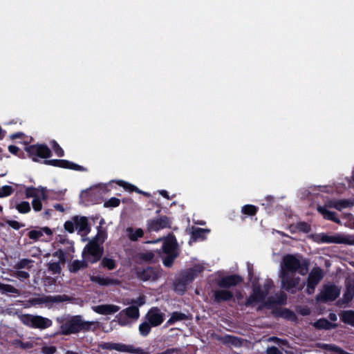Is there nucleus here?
I'll list each match as a JSON object with an SVG mask.
<instances>
[{"mask_svg":"<svg viewBox=\"0 0 354 354\" xmlns=\"http://www.w3.org/2000/svg\"><path fill=\"white\" fill-rule=\"evenodd\" d=\"M272 286V281L268 280L263 288H254L252 295L247 301V305H252L254 303H261L264 301L268 289Z\"/></svg>","mask_w":354,"mask_h":354,"instance_id":"obj_9","label":"nucleus"},{"mask_svg":"<svg viewBox=\"0 0 354 354\" xmlns=\"http://www.w3.org/2000/svg\"><path fill=\"white\" fill-rule=\"evenodd\" d=\"M242 279L236 275L228 276L223 278L218 282V284L220 287H230L232 286H235L240 282H241Z\"/></svg>","mask_w":354,"mask_h":354,"instance_id":"obj_20","label":"nucleus"},{"mask_svg":"<svg viewBox=\"0 0 354 354\" xmlns=\"http://www.w3.org/2000/svg\"><path fill=\"white\" fill-rule=\"evenodd\" d=\"M41 351L43 354H55L57 351V348L51 345H44L41 347Z\"/></svg>","mask_w":354,"mask_h":354,"instance_id":"obj_44","label":"nucleus"},{"mask_svg":"<svg viewBox=\"0 0 354 354\" xmlns=\"http://www.w3.org/2000/svg\"><path fill=\"white\" fill-rule=\"evenodd\" d=\"M26 198H32V205L35 212L42 209L41 200H46L48 197L47 190L44 187H28L26 189Z\"/></svg>","mask_w":354,"mask_h":354,"instance_id":"obj_5","label":"nucleus"},{"mask_svg":"<svg viewBox=\"0 0 354 354\" xmlns=\"http://www.w3.org/2000/svg\"><path fill=\"white\" fill-rule=\"evenodd\" d=\"M48 269L53 272H59L61 268L59 263L53 262L49 263Z\"/></svg>","mask_w":354,"mask_h":354,"instance_id":"obj_51","label":"nucleus"},{"mask_svg":"<svg viewBox=\"0 0 354 354\" xmlns=\"http://www.w3.org/2000/svg\"><path fill=\"white\" fill-rule=\"evenodd\" d=\"M228 339H229V342L234 344V345H237L239 344V341L233 337H227Z\"/></svg>","mask_w":354,"mask_h":354,"instance_id":"obj_62","label":"nucleus"},{"mask_svg":"<svg viewBox=\"0 0 354 354\" xmlns=\"http://www.w3.org/2000/svg\"><path fill=\"white\" fill-rule=\"evenodd\" d=\"M91 324V322L83 321L80 316L70 317L63 320L60 326V333L63 335L77 333L88 330Z\"/></svg>","mask_w":354,"mask_h":354,"instance_id":"obj_2","label":"nucleus"},{"mask_svg":"<svg viewBox=\"0 0 354 354\" xmlns=\"http://www.w3.org/2000/svg\"><path fill=\"white\" fill-rule=\"evenodd\" d=\"M203 266H202L201 265H196L193 268L190 269L185 276V281H192L199 273H201L203 271Z\"/></svg>","mask_w":354,"mask_h":354,"instance_id":"obj_26","label":"nucleus"},{"mask_svg":"<svg viewBox=\"0 0 354 354\" xmlns=\"http://www.w3.org/2000/svg\"><path fill=\"white\" fill-rule=\"evenodd\" d=\"M90 280L100 286H111L118 283V281L115 279L94 274L90 276Z\"/></svg>","mask_w":354,"mask_h":354,"instance_id":"obj_18","label":"nucleus"},{"mask_svg":"<svg viewBox=\"0 0 354 354\" xmlns=\"http://www.w3.org/2000/svg\"><path fill=\"white\" fill-rule=\"evenodd\" d=\"M75 223V230L79 232H86L88 231V221L85 216H74L73 218Z\"/></svg>","mask_w":354,"mask_h":354,"instance_id":"obj_22","label":"nucleus"},{"mask_svg":"<svg viewBox=\"0 0 354 354\" xmlns=\"http://www.w3.org/2000/svg\"><path fill=\"white\" fill-rule=\"evenodd\" d=\"M17 344L18 346H19L20 348H32L35 344H37V343L35 342V339H30L29 341H27V342H19L17 343H16Z\"/></svg>","mask_w":354,"mask_h":354,"instance_id":"obj_42","label":"nucleus"},{"mask_svg":"<svg viewBox=\"0 0 354 354\" xmlns=\"http://www.w3.org/2000/svg\"><path fill=\"white\" fill-rule=\"evenodd\" d=\"M314 240L318 243H335L354 245V236L342 233L328 234L321 233L314 236Z\"/></svg>","mask_w":354,"mask_h":354,"instance_id":"obj_3","label":"nucleus"},{"mask_svg":"<svg viewBox=\"0 0 354 354\" xmlns=\"http://www.w3.org/2000/svg\"><path fill=\"white\" fill-rule=\"evenodd\" d=\"M127 235L131 241H136L138 238L143 236V230L140 228L133 229L132 227H128L126 230Z\"/></svg>","mask_w":354,"mask_h":354,"instance_id":"obj_27","label":"nucleus"},{"mask_svg":"<svg viewBox=\"0 0 354 354\" xmlns=\"http://www.w3.org/2000/svg\"><path fill=\"white\" fill-rule=\"evenodd\" d=\"M124 313L120 312L117 315L118 323L120 326H127L130 324V322L125 317Z\"/></svg>","mask_w":354,"mask_h":354,"instance_id":"obj_48","label":"nucleus"},{"mask_svg":"<svg viewBox=\"0 0 354 354\" xmlns=\"http://www.w3.org/2000/svg\"><path fill=\"white\" fill-rule=\"evenodd\" d=\"M50 145L57 156L62 157L64 155L63 149L55 140L50 142Z\"/></svg>","mask_w":354,"mask_h":354,"instance_id":"obj_39","label":"nucleus"},{"mask_svg":"<svg viewBox=\"0 0 354 354\" xmlns=\"http://www.w3.org/2000/svg\"><path fill=\"white\" fill-rule=\"evenodd\" d=\"M124 353H131L135 354H148V353L144 349L139 347H135L134 346L130 344H125Z\"/></svg>","mask_w":354,"mask_h":354,"instance_id":"obj_34","label":"nucleus"},{"mask_svg":"<svg viewBox=\"0 0 354 354\" xmlns=\"http://www.w3.org/2000/svg\"><path fill=\"white\" fill-rule=\"evenodd\" d=\"M162 250V253L161 257L162 258L163 264L167 267H170L178 254L175 237L169 236L165 239Z\"/></svg>","mask_w":354,"mask_h":354,"instance_id":"obj_4","label":"nucleus"},{"mask_svg":"<svg viewBox=\"0 0 354 354\" xmlns=\"http://www.w3.org/2000/svg\"><path fill=\"white\" fill-rule=\"evenodd\" d=\"M8 224L15 230H18L21 227V225L16 221H9Z\"/></svg>","mask_w":354,"mask_h":354,"instance_id":"obj_55","label":"nucleus"},{"mask_svg":"<svg viewBox=\"0 0 354 354\" xmlns=\"http://www.w3.org/2000/svg\"><path fill=\"white\" fill-rule=\"evenodd\" d=\"M121 312L124 313L125 316L134 319H137L140 315L138 308L134 306L127 308Z\"/></svg>","mask_w":354,"mask_h":354,"instance_id":"obj_28","label":"nucleus"},{"mask_svg":"<svg viewBox=\"0 0 354 354\" xmlns=\"http://www.w3.org/2000/svg\"><path fill=\"white\" fill-rule=\"evenodd\" d=\"M330 207H334L339 211L344 209L352 207L354 205V201L351 200H339V201H328V205Z\"/></svg>","mask_w":354,"mask_h":354,"instance_id":"obj_17","label":"nucleus"},{"mask_svg":"<svg viewBox=\"0 0 354 354\" xmlns=\"http://www.w3.org/2000/svg\"><path fill=\"white\" fill-rule=\"evenodd\" d=\"M339 295V290L335 286H326L319 296L317 300L333 301Z\"/></svg>","mask_w":354,"mask_h":354,"instance_id":"obj_11","label":"nucleus"},{"mask_svg":"<svg viewBox=\"0 0 354 354\" xmlns=\"http://www.w3.org/2000/svg\"><path fill=\"white\" fill-rule=\"evenodd\" d=\"M26 151L34 161H37L38 158H47L50 156L51 153L49 148L42 145L27 147H26Z\"/></svg>","mask_w":354,"mask_h":354,"instance_id":"obj_8","label":"nucleus"},{"mask_svg":"<svg viewBox=\"0 0 354 354\" xmlns=\"http://www.w3.org/2000/svg\"><path fill=\"white\" fill-rule=\"evenodd\" d=\"M29 276L28 273L24 271H18L17 272V277L20 279H26Z\"/></svg>","mask_w":354,"mask_h":354,"instance_id":"obj_56","label":"nucleus"},{"mask_svg":"<svg viewBox=\"0 0 354 354\" xmlns=\"http://www.w3.org/2000/svg\"><path fill=\"white\" fill-rule=\"evenodd\" d=\"M242 212L247 215H254L257 212V207L252 205H246L242 207Z\"/></svg>","mask_w":354,"mask_h":354,"instance_id":"obj_40","label":"nucleus"},{"mask_svg":"<svg viewBox=\"0 0 354 354\" xmlns=\"http://www.w3.org/2000/svg\"><path fill=\"white\" fill-rule=\"evenodd\" d=\"M282 316L290 318V317H293L294 315L291 312H289L288 310H285L283 313Z\"/></svg>","mask_w":354,"mask_h":354,"instance_id":"obj_64","label":"nucleus"},{"mask_svg":"<svg viewBox=\"0 0 354 354\" xmlns=\"http://www.w3.org/2000/svg\"><path fill=\"white\" fill-rule=\"evenodd\" d=\"M117 183H118V185H120L121 187H123L124 189L127 190V191H129V192L135 191V192H138V193H142V194H143L144 195H146V196L148 195L147 193L141 192L140 190H139L134 185H133L131 184H129V183H127L125 181L118 180V181H117Z\"/></svg>","mask_w":354,"mask_h":354,"instance_id":"obj_33","label":"nucleus"},{"mask_svg":"<svg viewBox=\"0 0 354 354\" xmlns=\"http://www.w3.org/2000/svg\"><path fill=\"white\" fill-rule=\"evenodd\" d=\"M142 257L144 259L147 261H153L154 254L151 252H147L146 253L143 254Z\"/></svg>","mask_w":354,"mask_h":354,"instance_id":"obj_54","label":"nucleus"},{"mask_svg":"<svg viewBox=\"0 0 354 354\" xmlns=\"http://www.w3.org/2000/svg\"><path fill=\"white\" fill-rule=\"evenodd\" d=\"M320 347L334 354H348L346 351H343L341 348L335 344H322Z\"/></svg>","mask_w":354,"mask_h":354,"instance_id":"obj_31","label":"nucleus"},{"mask_svg":"<svg viewBox=\"0 0 354 354\" xmlns=\"http://www.w3.org/2000/svg\"><path fill=\"white\" fill-rule=\"evenodd\" d=\"M327 205L328 202L326 203L325 206H318L317 208V211L324 216V218L340 224L341 222L339 219L336 217L335 212L328 209V207H329Z\"/></svg>","mask_w":354,"mask_h":354,"instance_id":"obj_19","label":"nucleus"},{"mask_svg":"<svg viewBox=\"0 0 354 354\" xmlns=\"http://www.w3.org/2000/svg\"><path fill=\"white\" fill-rule=\"evenodd\" d=\"M54 208L60 212H64L65 210L64 207L61 204H55Z\"/></svg>","mask_w":354,"mask_h":354,"instance_id":"obj_61","label":"nucleus"},{"mask_svg":"<svg viewBox=\"0 0 354 354\" xmlns=\"http://www.w3.org/2000/svg\"><path fill=\"white\" fill-rule=\"evenodd\" d=\"M301 228L306 232H308L310 230V225L306 223H301Z\"/></svg>","mask_w":354,"mask_h":354,"instance_id":"obj_59","label":"nucleus"},{"mask_svg":"<svg viewBox=\"0 0 354 354\" xmlns=\"http://www.w3.org/2000/svg\"><path fill=\"white\" fill-rule=\"evenodd\" d=\"M16 209L21 214H26L30 211V205L28 202L22 201L17 205Z\"/></svg>","mask_w":354,"mask_h":354,"instance_id":"obj_35","label":"nucleus"},{"mask_svg":"<svg viewBox=\"0 0 354 354\" xmlns=\"http://www.w3.org/2000/svg\"><path fill=\"white\" fill-rule=\"evenodd\" d=\"M64 226V229L70 233H73L75 230V223L73 218L71 221L65 222Z\"/></svg>","mask_w":354,"mask_h":354,"instance_id":"obj_49","label":"nucleus"},{"mask_svg":"<svg viewBox=\"0 0 354 354\" xmlns=\"http://www.w3.org/2000/svg\"><path fill=\"white\" fill-rule=\"evenodd\" d=\"M159 271L152 268H147L138 272V278L142 281H154L159 277Z\"/></svg>","mask_w":354,"mask_h":354,"instance_id":"obj_15","label":"nucleus"},{"mask_svg":"<svg viewBox=\"0 0 354 354\" xmlns=\"http://www.w3.org/2000/svg\"><path fill=\"white\" fill-rule=\"evenodd\" d=\"M106 239V233L103 230H99L97 234L95 236L93 241H95V242L97 243L100 242L102 244Z\"/></svg>","mask_w":354,"mask_h":354,"instance_id":"obj_47","label":"nucleus"},{"mask_svg":"<svg viewBox=\"0 0 354 354\" xmlns=\"http://www.w3.org/2000/svg\"><path fill=\"white\" fill-rule=\"evenodd\" d=\"M101 264L103 267L107 268L109 270H113L115 268V262L113 259L104 257Z\"/></svg>","mask_w":354,"mask_h":354,"instance_id":"obj_38","label":"nucleus"},{"mask_svg":"<svg viewBox=\"0 0 354 354\" xmlns=\"http://www.w3.org/2000/svg\"><path fill=\"white\" fill-rule=\"evenodd\" d=\"M103 249L95 241H90L82 251L83 259L91 263L97 262L102 257Z\"/></svg>","mask_w":354,"mask_h":354,"instance_id":"obj_6","label":"nucleus"},{"mask_svg":"<svg viewBox=\"0 0 354 354\" xmlns=\"http://www.w3.org/2000/svg\"><path fill=\"white\" fill-rule=\"evenodd\" d=\"M354 297V287H348L344 295V299L345 301H350Z\"/></svg>","mask_w":354,"mask_h":354,"instance_id":"obj_46","label":"nucleus"},{"mask_svg":"<svg viewBox=\"0 0 354 354\" xmlns=\"http://www.w3.org/2000/svg\"><path fill=\"white\" fill-rule=\"evenodd\" d=\"M120 205V200L113 197L104 203V206L106 207H115Z\"/></svg>","mask_w":354,"mask_h":354,"instance_id":"obj_45","label":"nucleus"},{"mask_svg":"<svg viewBox=\"0 0 354 354\" xmlns=\"http://www.w3.org/2000/svg\"><path fill=\"white\" fill-rule=\"evenodd\" d=\"M93 310L100 315H112L120 310V307L113 304L99 305L93 307Z\"/></svg>","mask_w":354,"mask_h":354,"instance_id":"obj_16","label":"nucleus"},{"mask_svg":"<svg viewBox=\"0 0 354 354\" xmlns=\"http://www.w3.org/2000/svg\"><path fill=\"white\" fill-rule=\"evenodd\" d=\"M185 317V315L183 313L175 312L172 313L171 317L167 321V324L169 325L173 324L178 321L184 319Z\"/></svg>","mask_w":354,"mask_h":354,"instance_id":"obj_36","label":"nucleus"},{"mask_svg":"<svg viewBox=\"0 0 354 354\" xmlns=\"http://www.w3.org/2000/svg\"><path fill=\"white\" fill-rule=\"evenodd\" d=\"M266 354H282V352L277 347L271 346L267 348Z\"/></svg>","mask_w":354,"mask_h":354,"instance_id":"obj_52","label":"nucleus"},{"mask_svg":"<svg viewBox=\"0 0 354 354\" xmlns=\"http://www.w3.org/2000/svg\"><path fill=\"white\" fill-rule=\"evenodd\" d=\"M323 270L319 268H314L311 270L306 282V291L308 294H312L314 292L315 287L323 279Z\"/></svg>","mask_w":354,"mask_h":354,"instance_id":"obj_10","label":"nucleus"},{"mask_svg":"<svg viewBox=\"0 0 354 354\" xmlns=\"http://www.w3.org/2000/svg\"><path fill=\"white\" fill-rule=\"evenodd\" d=\"M0 290H2L5 292H10V293H18L17 289L8 284H3L0 283Z\"/></svg>","mask_w":354,"mask_h":354,"instance_id":"obj_43","label":"nucleus"},{"mask_svg":"<svg viewBox=\"0 0 354 354\" xmlns=\"http://www.w3.org/2000/svg\"><path fill=\"white\" fill-rule=\"evenodd\" d=\"M30 261L28 260H26V259H24V260H22L19 264V268H24L25 267L26 265H28V263H29Z\"/></svg>","mask_w":354,"mask_h":354,"instance_id":"obj_63","label":"nucleus"},{"mask_svg":"<svg viewBox=\"0 0 354 354\" xmlns=\"http://www.w3.org/2000/svg\"><path fill=\"white\" fill-rule=\"evenodd\" d=\"M308 270V261L306 259L292 254L285 256L281 266L282 287L292 293L301 290L304 287V283L296 277L294 272L305 275Z\"/></svg>","mask_w":354,"mask_h":354,"instance_id":"obj_1","label":"nucleus"},{"mask_svg":"<svg viewBox=\"0 0 354 354\" xmlns=\"http://www.w3.org/2000/svg\"><path fill=\"white\" fill-rule=\"evenodd\" d=\"M62 301V297L59 295L57 296H42L39 297H37L32 299V304L33 305L42 304H50L54 302H59Z\"/></svg>","mask_w":354,"mask_h":354,"instance_id":"obj_21","label":"nucleus"},{"mask_svg":"<svg viewBox=\"0 0 354 354\" xmlns=\"http://www.w3.org/2000/svg\"><path fill=\"white\" fill-rule=\"evenodd\" d=\"M145 301L144 296H140L136 301H133L132 303H134L138 306H142L145 304Z\"/></svg>","mask_w":354,"mask_h":354,"instance_id":"obj_57","label":"nucleus"},{"mask_svg":"<svg viewBox=\"0 0 354 354\" xmlns=\"http://www.w3.org/2000/svg\"><path fill=\"white\" fill-rule=\"evenodd\" d=\"M41 230H42L43 234L45 233L48 235H51L53 234L51 229H50L48 227H42V228H41Z\"/></svg>","mask_w":354,"mask_h":354,"instance_id":"obj_60","label":"nucleus"},{"mask_svg":"<svg viewBox=\"0 0 354 354\" xmlns=\"http://www.w3.org/2000/svg\"><path fill=\"white\" fill-rule=\"evenodd\" d=\"M151 326H152L148 322L142 323L139 326V331L140 335L142 336H147L151 330Z\"/></svg>","mask_w":354,"mask_h":354,"instance_id":"obj_37","label":"nucleus"},{"mask_svg":"<svg viewBox=\"0 0 354 354\" xmlns=\"http://www.w3.org/2000/svg\"><path fill=\"white\" fill-rule=\"evenodd\" d=\"M48 165L59 167L62 168L71 169L73 170H83V167L80 165H76L73 162H69L66 160H50L46 161Z\"/></svg>","mask_w":354,"mask_h":354,"instance_id":"obj_14","label":"nucleus"},{"mask_svg":"<svg viewBox=\"0 0 354 354\" xmlns=\"http://www.w3.org/2000/svg\"><path fill=\"white\" fill-rule=\"evenodd\" d=\"M147 321L152 326H157L164 320L163 314L158 308L151 309L146 315Z\"/></svg>","mask_w":354,"mask_h":354,"instance_id":"obj_13","label":"nucleus"},{"mask_svg":"<svg viewBox=\"0 0 354 354\" xmlns=\"http://www.w3.org/2000/svg\"><path fill=\"white\" fill-rule=\"evenodd\" d=\"M88 262L83 261L75 260L71 263L69 266V270L71 272H75L80 270L81 268H84L87 266Z\"/></svg>","mask_w":354,"mask_h":354,"instance_id":"obj_32","label":"nucleus"},{"mask_svg":"<svg viewBox=\"0 0 354 354\" xmlns=\"http://www.w3.org/2000/svg\"><path fill=\"white\" fill-rule=\"evenodd\" d=\"M21 321L28 326L40 329L48 328L52 325L50 319L41 316L24 315L21 316Z\"/></svg>","mask_w":354,"mask_h":354,"instance_id":"obj_7","label":"nucleus"},{"mask_svg":"<svg viewBox=\"0 0 354 354\" xmlns=\"http://www.w3.org/2000/svg\"><path fill=\"white\" fill-rule=\"evenodd\" d=\"M269 342H275L279 346L286 345L287 342L285 340L279 339L275 337H272L268 339Z\"/></svg>","mask_w":354,"mask_h":354,"instance_id":"obj_53","label":"nucleus"},{"mask_svg":"<svg viewBox=\"0 0 354 354\" xmlns=\"http://www.w3.org/2000/svg\"><path fill=\"white\" fill-rule=\"evenodd\" d=\"M99 348L106 350H115L121 353H124L125 344L115 342H104L99 345Z\"/></svg>","mask_w":354,"mask_h":354,"instance_id":"obj_23","label":"nucleus"},{"mask_svg":"<svg viewBox=\"0 0 354 354\" xmlns=\"http://www.w3.org/2000/svg\"><path fill=\"white\" fill-rule=\"evenodd\" d=\"M313 326L318 329H330L335 327V324L329 322L326 319H320L313 324Z\"/></svg>","mask_w":354,"mask_h":354,"instance_id":"obj_29","label":"nucleus"},{"mask_svg":"<svg viewBox=\"0 0 354 354\" xmlns=\"http://www.w3.org/2000/svg\"><path fill=\"white\" fill-rule=\"evenodd\" d=\"M13 192V189L11 186L4 185L0 188V197H6L10 196Z\"/></svg>","mask_w":354,"mask_h":354,"instance_id":"obj_41","label":"nucleus"},{"mask_svg":"<svg viewBox=\"0 0 354 354\" xmlns=\"http://www.w3.org/2000/svg\"><path fill=\"white\" fill-rule=\"evenodd\" d=\"M341 319L344 323L354 326V311H344L341 315Z\"/></svg>","mask_w":354,"mask_h":354,"instance_id":"obj_30","label":"nucleus"},{"mask_svg":"<svg viewBox=\"0 0 354 354\" xmlns=\"http://www.w3.org/2000/svg\"><path fill=\"white\" fill-rule=\"evenodd\" d=\"M232 297V294L227 290H220L214 291V298L218 302L227 301Z\"/></svg>","mask_w":354,"mask_h":354,"instance_id":"obj_25","label":"nucleus"},{"mask_svg":"<svg viewBox=\"0 0 354 354\" xmlns=\"http://www.w3.org/2000/svg\"><path fill=\"white\" fill-rule=\"evenodd\" d=\"M209 232V229H203L199 227H192V238L196 241L197 239H204L206 235Z\"/></svg>","mask_w":354,"mask_h":354,"instance_id":"obj_24","label":"nucleus"},{"mask_svg":"<svg viewBox=\"0 0 354 354\" xmlns=\"http://www.w3.org/2000/svg\"><path fill=\"white\" fill-rule=\"evenodd\" d=\"M8 150L10 153L17 154V151H19V148L16 146L10 145L8 147Z\"/></svg>","mask_w":354,"mask_h":354,"instance_id":"obj_58","label":"nucleus"},{"mask_svg":"<svg viewBox=\"0 0 354 354\" xmlns=\"http://www.w3.org/2000/svg\"><path fill=\"white\" fill-rule=\"evenodd\" d=\"M43 235V232L39 230H32L29 232L28 236L31 239L37 240Z\"/></svg>","mask_w":354,"mask_h":354,"instance_id":"obj_50","label":"nucleus"},{"mask_svg":"<svg viewBox=\"0 0 354 354\" xmlns=\"http://www.w3.org/2000/svg\"><path fill=\"white\" fill-rule=\"evenodd\" d=\"M170 221L167 217L163 216L156 219H153L148 223L149 231L157 232L162 229L169 227Z\"/></svg>","mask_w":354,"mask_h":354,"instance_id":"obj_12","label":"nucleus"}]
</instances>
